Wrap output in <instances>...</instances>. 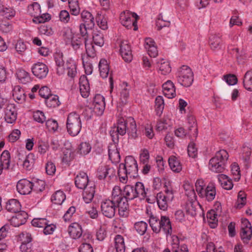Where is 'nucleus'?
I'll use <instances>...</instances> for the list:
<instances>
[{"label":"nucleus","instance_id":"obj_52","mask_svg":"<svg viewBox=\"0 0 252 252\" xmlns=\"http://www.w3.org/2000/svg\"><path fill=\"white\" fill-rule=\"evenodd\" d=\"M246 193L243 191H239L238 194L237 201L235 204V207L237 209H241L246 204Z\"/></svg>","mask_w":252,"mask_h":252},{"label":"nucleus","instance_id":"obj_64","mask_svg":"<svg viewBox=\"0 0 252 252\" xmlns=\"http://www.w3.org/2000/svg\"><path fill=\"white\" fill-rule=\"evenodd\" d=\"M33 119L40 123H43L46 121V116L43 111H33Z\"/></svg>","mask_w":252,"mask_h":252},{"label":"nucleus","instance_id":"obj_41","mask_svg":"<svg viewBox=\"0 0 252 252\" xmlns=\"http://www.w3.org/2000/svg\"><path fill=\"white\" fill-rule=\"evenodd\" d=\"M243 83L245 89L252 91V70L246 72L243 78Z\"/></svg>","mask_w":252,"mask_h":252},{"label":"nucleus","instance_id":"obj_2","mask_svg":"<svg viewBox=\"0 0 252 252\" xmlns=\"http://www.w3.org/2000/svg\"><path fill=\"white\" fill-rule=\"evenodd\" d=\"M138 171L136 160L132 156H127L125 158V164H120L118 171L120 182L126 183L128 176L133 178L136 177Z\"/></svg>","mask_w":252,"mask_h":252},{"label":"nucleus","instance_id":"obj_31","mask_svg":"<svg viewBox=\"0 0 252 252\" xmlns=\"http://www.w3.org/2000/svg\"><path fill=\"white\" fill-rule=\"evenodd\" d=\"M21 207L19 201L15 199H11L6 202L5 209L9 212L17 213L20 212Z\"/></svg>","mask_w":252,"mask_h":252},{"label":"nucleus","instance_id":"obj_7","mask_svg":"<svg viewBox=\"0 0 252 252\" xmlns=\"http://www.w3.org/2000/svg\"><path fill=\"white\" fill-rule=\"evenodd\" d=\"M178 82L184 87H189L193 81V73L191 68L187 65L180 67L176 73Z\"/></svg>","mask_w":252,"mask_h":252},{"label":"nucleus","instance_id":"obj_61","mask_svg":"<svg viewBox=\"0 0 252 252\" xmlns=\"http://www.w3.org/2000/svg\"><path fill=\"white\" fill-rule=\"evenodd\" d=\"M48 220L45 218H35L32 221L33 226L43 228L48 223Z\"/></svg>","mask_w":252,"mask_h":252},{"label":"nucleus","instance_id":"obj_6","mask_svg":"<svg viewBox=\"0 0 252 252\" xmlns=\"http://www.w3.org/2000/svg\"><path fill=\"white\" fill-rule=\"evenodd\" d=\"M228 158L226 151L221 150L217 152L209 161V168L214 172L221 173L223 171Z\"/></svg>","mask_w":252,"mask_h":252},{"label":"nucleus","instance_id":"obj_3","mask_svg":"<svg viewBox=\"0 0 252 252\" xmlns=\"http://www.w3.org/2000/svg\"><path fill=\"white\" fill-rule=\"evenodd\" d=\"M149 223L154 232L158 233L162 231L167 239L168 236H171L172 229L171 221L168 217L162 216L158 219L157 217L151 216L149 219Z\"/></svg>","mask_w":252,"mask_h":252},{"label":"nucleus","instance_id":"obj_1","mask_svg":"<svg viewBox=\"0 0 252 252\" xmlns=\"http://www.w3.org/2000/svg\"><path fill=\"white\" fill-rule=\"evenodd\" d=\"M126 132L131 138L137 137L135 121L131 117H124L119 115L116 126L112 127L110 132L113 141L115 143L118 142L119 136H124Z\"/></svg>","mask_w":252,"mask_h":252},{"label":"nucleus","instance_id":"obj_62","mask_svg":"<svg viewBox=\"0 0 252 252\" xmlns=\"http://www.w3.org/2000/svg\"><path fill=\"white\" fill-rule=\"evenodd\" d=\"M46 125L48 130L50 132H56L58 130V124L57 122L54 120H48L46 121Z\"/></svg>","mask_w":252,"mask_h":252},{"label":"nucleus","instance_id":"obj_49","mask_svg":"<svg viewBox=\"0 0 252 252\" xmlns=\"http://www.w3.org/2000/svg\"><path fill=\"white\" fill-rule=\"evenodd\" d=\"M184 189L186 191V194L191 200L196 199V194L194 191L193 187L189 183H186L184 185Z\"/></svg>","mask_w":252,"mask_h":252},{"label":"nucleus","instance_id":"obj_21","mask_svg":"<svg viewBox=\"0 0 252 252\" xmlns=\"http://www.w3.org/2000/svg\"><path fill=\"white\" fill-rule=\"evenodd\" d=\"M28 217V214L26 212L20 211L12 217L11 224L14 227H19L26 222Z\"/></svg>","mask_w":252,"mask_h":252},{"label":"nucleus","instance_id":"obj_56","mask_svg":"<svg viewBox=\"0 0 252 252\" xmlns=\"http://www.w3.org/2000/svg\"><path fill=\"white\" fill-rule=\"evenodd\" d=\"M240 236L243 242L244 243H248L252 237V229L241 230Z\"/></svg>","mask_w":252,"mask_h":252},{"label":"nucleus","instance_id":"obj_12","mask_svg":"<svg viewBox=\"0 0 252 252\" xmlns=\"http://www.w3.org/2000/svg\"><path fill=\"white\" fill-rule=\"evenodd\" d=\"M138 17L135 13H132L129 11L122 12L120 16L121 23L127 29L134 27L133 30L136 31L138 29L137 21Z\"/></svg>","mask_w":252,"mask_h":252},{"label":"nucleus","instance_id":"obj_45","mask_svg":"<svg viewBox=\"0 0 252 252\" xmlns=\"http://www.w3.org/2000/svg\"><path fill=\"white\" fill-rule=\"evenodd\" d=\"M195 200H191L189 198V200L187 203L186 204V211L191 216H194L196 215L197 210V203L195 202Z\"/></svg>","mask_w":252,"mask_h":252},{"label":"nucleus","instance_id":"obj_22","mask_svg":"<svg viewBox=\"0 0 252 252\" xmlns=\"http://www.w3.org/2000/svg\"><path fill=\"white\" fill-rule=\"evenodd\" d=\"M80 92L82 96L87 98L90 94V88L87 77L82 75L79 79Z\"/></svg>","mask_w":252,"mask_h":252},{"label":"nucleus","instance_id":"obj_8","mask_svg":"<svg viewBox=\"0 0 252 252\" xmlns=\"http://www.w3.org/2000/svg\"><path fill=\"white\" fill-rule=\"evenodd\" d=\"M81 126L79 114L76 111L70 113L68 116L66 123L68 133L72 136H76L80 132Z\"/></svg>","mask_w":252,"mask_h":252},{"label":"nucleus","instance_id":"obj_16","mask_svg":"<svg viewBox=\"0 0 252 252\" xmlns=\"http://www.w3.org/2000/svg\"><path fill=\"white\" fill-rule=\"evenodd\" d=\"M120 54L126 62H130L132 59L131 49L129 43L126 40L121 41L120 43Z\"/></svg>","mask_w":252,"mask_h":252},{"label":"nucleus","instance_id":"obj_15","mask_svg":"<svg viewBox=\"0 0 252 252\" xmlns=\"http://www.w3.org/2000/svg\"><path fill=\"white\" fill-rule=\"evenodd\" d=\"M33 74L39 79L45 78L49 72L47 66L42 63H37L34 64L32 67Z\"/></svg>","mask_w":252,"mask_h":252},{"label":"nucleus","instance_id":"obj_17","mask_svg":"<svg viewBox=\"0 0 252 252\" xmlns=\"http://www.w3.org/2000/svg\"><path fill=\"white\" fill-rule=\"evenodd\" d=\"M75 184L77 188L82 189H85L91 185H94L89 182L88 175L84 172H80L76 175Z\"/></svg>","mask_w":252,"mask_h":252},{"label":"nucleus","instance_id":"obj_39","mask_svg":"<svg viewBox=\"0 0 252 252\" xmlns=\"http://www.w3.org/2000/svg\"><path fill=\"white\" fill-rule=\"evenodd\" d=\"M66 67L67 75L71 78H74L77 74L75 62L71 59L67 61L66 63Z\"/></svg>","mask_w":252,"mask_h":252},{"label":"nucleus","instance_id":"obj_26","mask_svg":"<svg viewBox=\"0 0 252 252\" xmlns=\"http://www.w3.org/2000/svg\"><path fill=\"white\" fill-rule=\"evenodd\" d=\"M108 155L112 162H118L120 160V155L116 143H111L108 146Z\"/></svg>","mask_w":252,"mask_h":252},{"label":"nucleus","instance_id":"obj_47","mask_svg":"<svg viewBox=\"0 0 252 252\" xmlns=\"http://www.w3.org/2000/svg\"><path fill=\"white\" fill-rule=\"evenodd\" d=\"M96 22L97 25L103 30L108 28L107 18L104 15L97 13L96 17Z\"/></svg>","mask_w":252,"mask_h":252},{"label":"nucleus","instance_id":"obj_25","mask_svg":"<svg viewBox=\"0 0 252 252\" xmlns=\"http://www.w3.org/2000/svg\"><path fill=\"white\" fill-rule=\"evenodd\" d=\"M68 231L70 237L74 239L79 238L82 236L83 232L81 226L77 222L70 224Z\"/></svg>","mask_w":252,"mask_h":252},{"label":"nucleus","instance_id":"obj_34","mask_svg":"<svg viewBox=\"0 0 252 252\" xmlns=\"http://www.w3.org/2000/svg\"><path fill=\"white\" fill-rule=\"evenodd\" d=\"M118 208V212L120 217L126 218L128 215V204L126 199L118 202L117 203V208Z\"/></svg>","mask_w":252,"mask_h":252},{"label":"nucleus","instance_id":"obj_35","mask_svg":"<svg viewBox=\"0 0 252 252\" xmlns=\"http://www.w3.org/2000/svg\"><path fill=\"white\" fill-rule=\"evenodd\" d=\"M157 67L159 73L162 75H166L171 70L169 63L164 59H161L157 62Z\"/></svg>","mask_w":252,"mask_h":252},{"label":"nucleus","instance_id":"obj_23","mask_svg":"<svg viewBox=\"0 0 252 252\" xmlns=\"http://www.w3.org/2000/svg\"><path fill=\"white\" fill-rule=\"evenodd\" d=\"M164 95L168 98H173L176 95L175 87L173 83L168 80L162 85Z\"/></svg>","mask_w":252,"mask_h":252},{"label":"nucleus","instance_id":"obj_54","mask_svg":"<svg viewBox=\"0 0 252 252\" xmlns=\"http://www.w3.org/2000/svg\"><path fill=\"white\" fill-rule=\"evenodd\" d=\"M74 158V153L70 150L66 149L63 152L62 161L66 164H69Z\"/></svg>","mask_w":252,"mask_h":252},{"label":"nucleus","instance_id":"obj_32","mask_svg":"<svg viewBox=\"0 0 252 252\" xmlns=\"http://www.w3.org/2000/svg\"><path fill=\"white\" fill-rule=\"evenodd\" d=\"M168 163L171 169L175 172L179 173L182 169V166L179 159L174 156H171L168 158Z\"/></svg>","mask_w":252,"mask_h":252},{"label":"nucleus","instance_id":"obj_37","mask_svg":"<svg viewBox=\"0 0 252 252\" xmlns=\"http://www.w3.org/2000/svg\"><path fill=\"white\" fill-rule=\"evenodd\" d=\"M218 213H217L215 209L211 210L207 212L206 217L209 225L211 228H214L217 226L218 223Z\"/></svg>","mask_w":252,"mask_h":252},{"label":"nucleus","instance_id":"obj_53","mask_svg":"<svg viewBox=\"0 0 252 252\" xmlns=\"http://www.w3.org/2000/svg\"><path fill=\"white\" fill-rule=\"evenodd\" d=\"M92 147L89 143L82 142L78 148V153L82 155H86L88 154L91 150Z\"/></svg>","mask_w":252,"mask_h":252},{"label":"nucleus","instance_id":"obj_46","mask_svg":"<svg viewBox=\"0 0 252 252\" xmlns=\"http://www.w3.org/2000/svg\"><path fill=\"white\" fill-rule=\"evenodd\" d=\"M34 155L32 153L28 155L23 161V165L24 168L28 170H30L34 163Z\"/></svg>","mask_w":252,"mask_h":252},{"label":"nucleus","instance_id":"obj_55","mask_svg":"<svg viewBox=\"0 0 252 252\" xmlns=\"http://www.w3.org/2000/svg\"><path fill=\"white\" fill-rule=\"evenodd\" d=\"M170 25V21L164 19L161 14L158 16L156 21V27L158 30L159 31L163 27H169Z\"/></svg>","mask_w":252,"mask_h":252},{"label":"nucleus","instance_id":"obj_28","mask_svg":"<svg viewBox=\"0 0 252 252\" xmlns=\"http://www.w3.org/2000/svg\"><path fill=\"white\" fill-rule=\"evenodd\" d=\"M12 95L13 99L18 103H22L26 99L24 90L19 86L14 87L12 91Z\"/></svg>","mask_w":252,"mask_h":252},{"label":"nucleus","instance_id":"obj_59","mask_svg":"<svg viewBox=\"0 0 252 252\" xmlns=\"http://www.w3.org/2000/svg\"><path fill=\"white\" fill-rule=\"evenodd\" d=\"M16 111H6L4 115L5 121L9 124L14 123L17 119Z\"/></svg>","mask_w":252,"mask_h":252},{"label":"nucleus","instance_id":"obj_24","mask_svg":"<svg viewBox=\"0 0 252 252\" xmlns=\"http://www.w3.org/2000/svg\"><path fill=\"white\" fill-rule=\"evenodd\" d=\"M145 48L151 57H156L158 55L157 47L155 45L154 40L151 38L148 37L145 40Z\"/></svg>","mask_w":252,"mask_h":252},{"label":"nucleus","instance_id":"obj_20","mask_svg":"<svg viewBox=\"0 0 252 252\" xmlns=\"http://www.w3.org/2000/svg\"><path fill=\"white\" fill-rule=\"evenodd\" d=\"M115 170L107 166H102L99 167L96 176L98 179H110L115 176Z\"/></svg>","mask_w":252,"mask_h":252},{"label":"nucleus","instance_id":"obj_38","mask_svg":"<svg viewBox=\"0 0 252 252\" xmlns=\"http://www.w3.org/2000/svg\"><path fill=\"white\" fill-rule=\"evenodd\" d=\"M100 75L103 78L107 77L109 72V67L107 61L105 59H101L98 64Z\"/></svg>","mask_w":252,"mask_h":252},{"label":"nucleus","instance_id":"obj_27","mask_svg":"<svg viewBox=\"0 0 252 252\" xmlns=\"http://www.w3.org/2000/svg\"><path fill=\"white\" fill-rule=\"evenodd\" d=\"M54 59L57 66V73L59 75L63 74L64 72V62L63 53L56 52L54 54Z\"/></svg>","mask_w":252,"mask_h":252},{"label":"nucleus","instance_id":"obj_4","mask_svg":"<svg viewBox=\"0 0 252 252\" xmlns=\"http://www.w3.org/2000/svg\"><path fill=\"white\" fill-rule=\"evenodd\" d=\"M123 197L127 202L136 197L140 199H144L146 197L147 192L143 184L141 182H137L134 186L126 185L123 190Z\"/></svg>","mask_w":252,"mask_h":252},{"label":"nucleus","instance_id":"obj_60","mask_svg":"<svg viewBox=\"0 0 252 252\" xmlns=\"http://www.w3.org/2000/svg\"><path fill=\"white\" fill-rule=\"evenodd\" d=\"M231 173L233 176L234 180L235 181H238L240 179V168L236 163H233L231 166Z\"/></svg>","mask_w":252,"mask_h":252},{"label":"nucleus","instance_id":"obj_18","mask_svg":"<svg viewBox=\"0 0 252 252\" xmlns=\"http://www.w3.org/2000/svg\"><path fill=\"white\" fill-rule=\"evenodd\" d=\"M33 187V183L25 179L19 181L16 186L17 191L23 195L31 193Z\"/></svg>","mask_w":252,"mask_h":252},{"label":"nucleus","instance_id":"obj_58","mask_svg":"<svg viewBox=\"0 0 252 252\" xmlns=\"http://www.w3.org/2000/svg\"><path fill=\"white\" fill-rule=\"evenodd\" d=\"M221 39L219 36L211 35L209 37V43L211 48L213 49L218 48L220 44Z\"/></svg>","mask_w":252,"mask_h":252},{"label":"nucleus","instance_id":"obj_36","mask_svg":"<svg viewBox=\"0 0 252 252\" xmlns=\"http://www.w3.org/2000/svg\"><path fill=\"white\" fill-rule=\"evenodd\" d=\"M95 193V188L94 185L88 187L85 189V191L83 194V198L84 201L86 203H89L93 200Z\"/></svg>","mask_w":252,"mask_h":252},{"label":"nucleus","instance_id":"obj_63","mask_svg":"<svg viewBox=\"0 0 252 252\" xmlns=\"http://www.w3.org/2000/svg\"><path fill=\"white\" fill-rule=\"evenodd\" d=\"M94 43L100 47L104 44L103 35L100 33H94L93 36Z\"/></svg>","mask_w":252,"mask_h":252},{"label":"nucleus","instance_id":"obj_42","mask_svg":"<svg viewBox=\"0 0 252 252\" xmlns=\"http://www.w3.org/2000/svg\"><path fill=\"white\" fill-rule=\"evenodd\" d=\"M45 103L48 107L51 108H55L61 104L59 96L52 94L45 100Z\"/></svg>","mask_w":252,"mask_h":252},{"label":"nucleus","instance_id":"obj_48","mask_svg":"<svg viewBox=\"0 0 252 252\" xmlns=\"http://www.w3.org/2000/svg\"><path fill=\"white\" fill-rule=\"evenodd\" d=\"M0 13L4 18L9 19L15 16V11L11 7L2 6L0 9Z\"/></svg>","mask_w":252,"mask_h":252},{"label":"nucleus","instance_id":"obj_57","mask_svg":"<svg viewBox=\"0 0 252 252\" xmlns=\"http://www.w3.org/2000/svg\"><path fill=\"white\" fill-rule=\"evenodd\" d=\"M104 97L100 95H98L95 97V108L97 110H104L105 106Z\"/></svg>","mask_w":252,"mask_h":252},{"label":"nucleus","instance_id":"obj_11","mask_svg":"<svg viewBox=\"0 0 252 252\" xmlns=\"http://www.w3.org/2000/svg\"><path fill=\"white\" fill-rule=\"evenodd\" d=\"M174 192L171 189H166L164 192H160L157 195V204L160 209L165 211L167 209L168 204L174 199Z\"/></svg>","mask_w":252,"mask_h":252},{"label":"nucleus","instance_id":"obj_51","mask_svg":"<svg viewBox=\"0 0 252 252\" xmlns=\"http://www.w3.org/2000/svg\"><path fill=\"white\" fill-rule=\"evenodd\" d=\"M0 161L5 169L8 168L10 162V153L8 151L5 150L2 153Z\"/></svg>","mask_w":252,"mask_h":252},{"label":"nucleus","instance_id":"obj_29","mask_svg":"<svg viewBox=\"0 0 252 252\" xmlns=\"http://www.w3.org/2000/svg\"><path fill=\"white\" fill-rule=\"evenodd\" d=\"M188 123L189 125L188 134L191 137L192 139L196 138L197 136V128L196 120L193 116H189L188 118Z\"/></svg>","mask_w":252,"mask_h":252},{"label":"nucleus","instance_id":"obj_9","mask_svg":"<svg viewBox=\"0 0 252 252\" xmlns=\"http://www.w3.org/2000/svg\"><path fill=\"white\" fill-rule=\"evenodd\" d=\"M81 17L83 23L79 26L80 32L83 35H86L88 30H92L95 25L94 18L91 13L86 10L81 12Z\"/></svg>","mask_w":252,"mask_h":252},{"label":"nucleus","instance_id":"obj_44","mask_svg":"<svg viewBox=\"0 0 252 252\" xmlns=\"http://www.w3.org/2000/svg\"><path fill=\"white\" fill-rule=\"evenodd\" d=\"M125 199L123 197V191L118 186H115L113 189L112 192V198L111 200L117 203Z\"/></svg>","mask_w":252,"mask_h":252},{"label":"nucleus","instance_id":"obj_13","mask_svg":"<svg viewBox=\"0 0 252 252\" xmlns=\"http://www.w3.org/2000/svg\"><path fill=\"white\" fill-rule=\"evenodd\" d=\"M117 202L110 199H105L101 202V211L102 214L108 218H113L117 209Z\"/></svg>","mask_w":252,"mask_h":252},{"label":"nucleus","instance_id":"obj_10","mask_svg":"<svg viewBox=\"0 0 252 252\" xmlns=\"http://www.w3.org/2000/svg\"><path fill=\"white\" fill-rule=\"evenodd\" d=\"M28 12L32 16L34 17L33 21L36 23H44L50 19V15L48 13L40 15V6L36 2H34L28 6Z\"/></svg>","mask_w":252,"mask_h":252},{"label":"nucleus","instance_id":"obj_14","mask_svg":"<svg viewBox=\"0 0 252 252\" xmlns=\"http://www.w3.org/2000/svg\"><path fill=\"white\" fill-rule=\"evenodd\" d=\"M86 38L87 35H83L81 33L80 34H74L70 38L71 45L74 50H77L81 47H83V44L85 43L86 52L89 56H91L89 54L90 49L87 47V45L86 43Z\"/></svg>","mask_w":252,"mask_h":252},{"label":"nucleus","instance_id":"obj_50","mask_svg":"<svg viewBox=\"0 0 252 252\" xmlns=\"http://www.w3.org/2000/svg\"><path fill=\"white\" fill-rule=\"evenodd\" d=\"M148 228V224L143 221H138L134 224V228L141 235H144Z\"/></svg>","mask_w":252,"mask_h":252},{"label":"nucleus","instance_id":"obj_33","mask_svg":"<svg viewBox=\"0 0 252 252\" xmlns=\"http://www.w3.org/2000/svg\"><path fill=\"white\" fill-rule=\"evenodd\" d=\"M218 179L221 187L227 190L231 189L233 186L232 180L224 174H219Z\"/></svg>","mask_w":252,"mask_h":252},{"label":"nucleus","instance_id":"obj_43","mask_svg":"<svg viewBox=\"0 0 252 252\" xmlns=\"http://www.w3.org/2000/svg\"><path fill=\"white\" fill-rule=\"evenodd\" d=\"M65 198L66 196L64 193L63 191L59 190L53 194L51 200L54 203L61 205L64 201Z\"/></svg>","mask_w":252,"mask_h":252},{"label":"nucleus","instance_id":"obj_30","mask_svg":"<svg viewBox=\"0 0 252 252\" xmlns=\"http://www.w3.org/2000/svg\"><path fill=\"white\" fill-rule=\"evenodd\" d=\"M129 89L127 88V84L123 82L120 86L119 95L120 100L123 104H126L129 97Z\"/></svg>","mask_w":252,"mask_h":252},{"label":"nucleus","instance_id":"obj_5","mask_svg":"<svg viewBox=\"0 0 252 252\" xmlns=\"http://www.w3.org/2000/svg\"><path fill=\"white\" fill-rule=\"evenodd\" d=\"M205 184L202 179H198L195 184L196 191L198 196L209 202L213 200L216 195V188L212 183L208 184L204 188Z\"/></svg>","mask_w":252,"mask_h":252},{"label":"nucleus","instance_id":"obj_19","mask_svg":"<svg viewBox=\"0 0 252 252\" xmlns=\"http://www.w3.org/2000/svg\"><path fill=\"white\" fill-rule=\"evenodd\" d=\"M114 241V245L110 246L107 252H125L126 247L123 237L117 235Z\"/></svg>","mask_w":252,"mask_h":252},{"label":"nucleus","instance_id":"obj_40","mask_svg":"<svg viewBox=\"0 0 252 252\" xmlns=\"http://www.w3.org/2000/svg\"><path fill=\"white\" fill-rule=\"evenodd\" d=\"M16 76L19 81L23 84H27L31 81L30 74L23 69L17 70Z\"/></svg>","mask_w":252,"mask_h":252}]
</instances>
